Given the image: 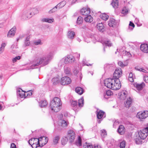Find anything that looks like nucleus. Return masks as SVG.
<instances>
[{
    "mask_svg": "<svg viewBox=\"0 0 148 148\" xmlns=\"http://www.w3.org/2000/svg\"><path fill=\"white\" fill-rule=\"evenodd\" d=\"M42 55L43 56V53H42L37 55V56L39 58L34 62L33 65L31 67V69L36 68V66L40 64H42L43 66L47 64L51 60L53 56V52L51 51L45 56L41 57V56Z\"/></svg>",
    "mask_w": 148,
    "mask_h": 148,
    "instance_id": "obj_1",
    "label": "nucleus"
},
{
    "mask_svg": "<svg viewBox=\"0 0 148 148\" xmlns=\"http://www.w3.org/2000/svg\"><path fill=\"white\" fill-rule=\"evenodd\" d=\"M104 83L107 88L114 90H118L121 87L119 79L108 78L104 80Z\"/></svg>",
    "mask_w": 148,
    "mask_h": 148,
    "instance_id": "obj_2",
    "label": "nucleus"
},
{
    "mask_svg": "<svg viewBox=\"0 0 148 148\" xmlns=\"http://www.w3.org/2000/svg\"><path fill=\"white\" fill-rule=\"evenodd\" d=\"M61 105L62 103L60 99L56 97L51 101L50 107L52 110L55 112H58L60 111Z\"/></svg>",
    "mask_w": 148,
    "mask_h": 148,
    "instance_id": "obj_3",
    "label": "nucleus"
},
{
    "mask_svg": "<svg viewBox=\"0 0 148 148\" xmlns=\"http://www.w3.org/2000/svg\"><path fill=\"white\" fill-rule=\"evenodd\" d=\"M75 61V58L72 55H67L63 58L60 61V63H64L65 64H71Z\"/></svg>",
    "mask_w": 148,
    "mask_h": 148,
    "instance_id": "obj_4",
    "label": "nucleus"
},
{
    "mask_svg": "<svg viewBox=\"0 0 148 148\" xmlns=\"http://www.w3.org/2000/svg\"><path fill=\"white\" fill-rule=\"evenodd\" d=\"M30 9H27L23 10L21 12V18L23 20H26L32 17L31 12H29Z\"/></svg>",
    "mask_w": 148,
    "mask_h": 148,
    "instance_id": "obj_5",
    "label": "nucleus"
},
{
    "mask_svg": "<svg viewBox=\"0 0 148 148\" xmlns=\"http://www.w3.org/2000/svg\"><path fill=\"white\" fill-rule=\"evenodd\" d=\"M28 143L33 148H36L40 146L38 138H37L30 139L28 141Z\"/></svg>",
    "mask_w": 148,
    "mask_h": 148,
    "instance_id": "obj_6",
    "label": "nucleus"
},
{
    "mask_svg": "<svg viewBox=\"0 0 148 148\" xmlns=\"http://www.w3.org/2000/svg\"><path fill=\"white\" fill-rule=\"evenodd\" d=\"M138 136L142 139L144 140L147 137L148 139V128L141 130L138 132Z\"/></svg>",
    "mask_w": 148,
    "mask_h": 148,
    "instance_id": "obj_7",
    "label": "nucleus"
},
{
    "mask_svg": "<svg viewBox=\"0 0 148 148\" xmlns=\"http://www.w3.org/2000/svg\"><path fill=\"white\" fill-rule=\"evenodd\" d=\"M75 137V133L73 130H70L68 131L66 138L70 143H72L74 141Z\"/></svg>",
    "mask_w": 148,
    "mask_h": 148,
    "instance_id": "obj_8",
    "label": "nucleus"
},
{
    "mask_svg": "<svg viewBox=\"0 0 148 148\" xmlns=\"http://www.w3.org/2000/svg\"><path fill=\"white\" fill-rule=\"evenodd\" d=\"M148 116V111H144L143 112H140L137 114V117L141 121L145 119Z\"/></svg>",
    "mask_w": 148,
    "mask_h": 148,
    "instance_id": "obj_9",
    "label": "nucleus"
},
{
    "mask_svg": "<svg viewBox=\"0 0 148 148\" xmlns=\"http://www.w3.org/2000/svg\"><path fill=\"white\" fill-rule=\"evenodd\" d=\"M107 145L108 147L111 148H115L117 146V142L113 139L108 140Z\"/></svg>",
    "mask_w": 148,
    "mask_h": 148,
    "instance_id": "obj_10",
    "label": "nucleus"
},
{
    "mask_svg": "<svg viewBox=\"0 0 148 148\" xmlns=\"http://www.w3.org/2000/svg\"><path fill=\"white\" fill-rule=\"evenodd\" d=\"M122 73V71L121 69H116L113 74L114 79H119Z\"/></svg>",
    "mask_w": 148,
    "mask_h": 148,
    "instance_id": "obj_11",
    "label": "nucleus"
},
{
    "mask_svg": "<svg viewBox=\"0 0 148 148\" xmlns=\"http://www.w3.org/2000/svg\"><path fill=\"white\" fill-rule=\"evenodd\" d=\"M48 139L47 137L45 136L41 137L38 138L40 146L41 147L46 145L48 142Z\"/></svg>",
    "mask_w": 148,
    "mask_h": 148,
    "instance_id": "obj_12",
    "label": "nucleus"
},
{
    "mask_svg": "<svg viewBox=\"0 0 148 148\" xmlns=\"http://www.w3.org/2000/svg\"><path fill=\"white\" fill-rule=\"evenodd\" d=\"M71 82V79L67 77H62L61 79V83L62 85H67L70 84Z\"/></svg>",
    "mask_w": 148,
    "mask_h": 148,
    "instance_id": "obj_13",
    "label": "nucleus"
},
{
    "mask_svg": "<svg viewBox=\"0 0 148 148\" xmlns=\"http://www.w3.org/2000/svg\"><path fill=\"white\" fill-rule=\"evenodd\" d=\"M81 13L83 16H87L90 14V8H84L80 10Z\"/></svg>",
    "mask_w": 148,
    "mask_h": 148,
    "instance_id": "obj_14",
    "label": "nucleus"
},
{
    "mask_svg": "<svg viewBox=\"0 0 148 148\" xmlns=\"http://www.w3.org/2000/svg\"><path fill=\"white\" fill-rule=\"evenodd\" d=\"M16 27L15 26L12 27L8 32L7 36L8 37L11 38L14 36L16 33Z\"/></svg>",
    "mask_w": 148,
    "mask_h": 148,
    "instance_id": "obj_15",
    "label": "nucleus"
},
{
    "mask_svg": "<svg viewBox=\"0 0 148 148\" xmlns=\"http://www.w3.org/2000/svg\"><path fill=\"white\" fill-rule=\"evenodd\" d=\"M117 23L116 21L113 18H110L108 22V24L110 27H114L117 25Z\"/></svg>",
    "mask_w": 148,
    "mask_h": 148,
    "instance_id": "obj_16",
    "label": "nucleus"
},
{
    "mask_svg": "<svg viewBox=\"0 0 148 148\" xmlns=\"http://www.w3.org/2000/svg\"><path fill=\"white\" fill-rule=\"evenodd\" d=\"M140 49L143 52L147 53L148 50V45L145 44H141L140 47Z\"/></svg>",
    "mask_w": 148,
    "mask_h": 148,
    "instance_id": "obj_17",
    "label": "nucleus"
},
{
    "mask_svg": "<svg viewBox=\"0 0 148 148\" xmlns=\"http://www.w3.org/2000/svg\"><path fill=\"white\" fill-rule=\"evenodd\" d=\"M28 9H30L29 12H31V15L32 16L39 13V10L36 8H28Z\"/></svg>",
    "mask_w": 148,
    "mask_h": 148,
    "instance_id": "obj_18",
    "label": "nucleus"
},
{
    "mask_svg": "<svg viewBox=\"0 0 148 148\" xmlns=\"http://www.w3.org/2000/svg\"><path fill=\"white\" fill-rule=\"evenodd\" d=\"M137 89L138 90H142L145 86V84L144 82L141 84L136 83L135 84Z\"/></svg>",
    "mask_w": 148,
    "mask_h": 148,
    "instance_id": "obj_19",
    "label": "nucleus"
},
{
    "mask_svg": "<svg viewBox=\"0 0 148 148\" xmlns=\"http://www.w3.org/2000/svg\"><path fill=\"white\" fill-rule=\"evenodd\" d=\"M132 103V99L130 97L128 98L126 102L125 103V107L129 108L131 106Z\"/></svg>",
    "mask_w": 148,
    "mask_h": 148,
    "instance_id": "obj_20",
    "label": "nucleus"
},
{
    "mask_svg": "<svg viewBox=\"0 0 148 148\" xmlns=\"http://www.w3.org/2000/svg\"><path fill=\"white\" fill-rule=\"evenodd\" d=\"M113 94V92L111 90H108L106 91V92L104 94V97L106 99H107Z\"/></svg>",
    "mask_w": 148,
    "mask_h": 148,
    "instance_id": "obj_21",
    "label": "nucleus"
},
{
    "mask_svg": "<svg viewBox=\"0 0 148 148\" xmlns=\"http://www.w3.org/2000/svg\"><path fill=\"white\" fill-rule=\"evenodd\" d=\"M119 95L120 99L122 100H124L126 98L127 96V92L126 91H123L121 92Z\"/></svg>",
    "mask_w": 148,
    "mask_h": 148,
    "instance_id": "obj_22",
    "label": "nucleus"
},
{
    "mask_svg": "<svg viewBox=\"0 0 148 148\" xmlns=\"http://www.w3.org/2000/svg\"><path fill=\"white\" fill-rule=\"evenodd\" d=\"M118 132L121 135L123 134L125 132V128L124 126L122 125L119 126L118 130Z\"/></svg>",
    "mask_w": 148,
    "mask_h": 148,
    "instance_id": "obj_23",
    "label": "nucleus"
},
{
    "mask_svg": "<svg viewBox=\"0 0 148 148\" xmlns=\"http://www.w3.org/2000/svg\"><path fill=\"white\" fill-rule=\"evenodd\" d=\"M97 112V117L99 119H101L103 117L105 112L102 110H100L99 112Z\"/></svg>",
    "mask_w": 148,
    "mask_h": 148,
    "instance_id": "obj_24",
    "label": "nucleus"
},
{
    "mask_svg": "<svg viewBox=\"0 0 148 148\" xmlns=\"http://www.w3.org/2000/svg\"><path fill=\"white\" fill-rule=\"evenodd\" d=\"M19 97H20L21 98H25L26 97V94L25 93V92L23 91L22 90L19 88Z\"/></svg>",
    "mask_w": 148,
    "mask_h": 148,
    "instance_id": "obj_25",
    "label": "nucleus"
},
{
    "mask_svg": "<svg viewBox=\"0 0 148 148\" xmlns=\"http://www.w3.org/2000/svg\"><path fill=\"white\" fill-rule=\"evenodd\" d=\"M128 62L127 61H125L123 62L121 61H119L118 64L119 66L121 67H124L125 66H127L128 65Z\"/></svg>",
    "mask_w": 148,
    "mask_h": 148,
    "instance_id": "obj_26",
    "label": "nucleus"
},
{
    "mask_svg": "<svg viewBox=\"0 0 148 148\" xmlns=\"http://www.w3.org/2000/svg\"><path fill=\"white\" fill-rule=\"evenodd\" d=\"M75 36V32L72 31H69L68 32L67 37L70 39H73Z\"/></svg>",
    "mask_w": 148,
    "mask_h": 148,
    "instance_id": "obj_27",
    "label": "nucleus"
},
{
    "mask_svg": "<svg viewBox=\"0 0 148 148\" xmlns=\"http://www.w3.org/2000/svg\"><path fill=\"white\" fill-rule=\"evenodd\" d=\"M111 4L114 8H117L119 6L118 0H113L112 1Z\"/></svg>",
    "mask_w": 148,
    "mask_h": 148,
    "instance_id": "obj_28",
    "label": "nucleus"
},
{
    "mask_svg": "<svg viewBox=\"0 0 148 148\" xmlns=\"http://www.w3.org/2000/svg\"><path fill=\"white\" fill-rule=\"evenodd\" d=\"M97 28L100 32H103L104 30V28L103 24L101 23L97 24Z\"/></svg>",
    "mask_w": 148,
    "mask_h": 148,
    "instance_id": "obj_29",
    "label": "nucleus"
},
{
    "mask_svg": "<svg viewBox=\"0 0 148 148\" xmlns=\"http://www.w3.org/2000/svg\"><path fill=\"white\" fill-rule=\"evenodd\" d=\"M84 20L85 21L87 22L91 23L93 20V18L90 14L86 16Z\"/></svg>",
    "mask_w": 148,
    "mask_h": 148,
    "instance_id": "obj_30",
    "label": "nucleus"
},
{
    "mask_svg": "<svg viewBox=\"0 0 148 148\" xmlns=\"http://www.w3.org/2000/svg\"><path fill=\"white\" fill-rule=\"evenodd\" d=\"M41 21L43 22H46L49 23H51L53 22L54 20L53 18H44L41 20Z\"/></svg>",
    "mask_w": 148,
    "mask_h": 148,
    "instance_id": "obj_31",
    "label": "nucleus"
},
{
    "mask_svg": "<svg viewBox=\"0 0 148 148\" xmlns=\"http://www.w3.org/2000/svg\"><path fill=\"white\" fill-rule=\"evenodd\" d=\"M66 4V2L64 1H62L58 4L56 6L58 7V9L62 8Z\"/></svg>",
    "mask_w": 148,
    "mask_h": 148,
    "instance_id": "obj_32",
    "label": "nucleus"
},
{
    "mask_svg": "<svg viewBox=\"0 0 148 148\" xmlns=\"http://www.w3.org/2000/svg\"><path fill=\"white\" fill-rule=\"evenodd\" d=\"M76 92L79 95H81L83 94L84 90L80 87H77L75 89Z\"/></svg>",
    "mask_w": 148,
    "mask_h": 148,
    "instance_id": "obj_33",
    "label": "nucleus"
},
{
    "mask_svg": "<svg viewBox=\"0 0 148 148\" xmlns=\"http://www.w3.org/2000/svg\"><path fill=\"white\" fill-rule=\"evenodd\" d=\"M48 103L46 100H42L39 102V105L41 107H44L47 105Z\"/></svg>",
    "mask_w": 148,
    "mask_h": 148,
    "instance_id": "obj_34",
    "label": "nucleus"
},
{
    "mask_svg": "<svg viewBox=\"0 0 148 148\" xmlns=\"http://www.w3.org/2000/svg\"><path fill=\"white\" fill-rule=\"evenodd\" d=\"M71 104L72 109L74 110H76V108L77 106V101H72L71 102Z\"/></svg>",
    "mask_w": 148,
    "mask_h": 148,
    "instance_id": "obj_35",
    "label": "nucleus"
},
{
    "mask_svg": "<svg viewBox=\"0 0 148 148\" xmlns=\"http://www.w3.org/2000/svg\"><path fill=\"white\" fill-rule=\"evenodd\" d=\"M137 138H135L136 143L137 144H141L142 143V138L139 137L138 135V137L136 136Z\"/></svg>",
    "mask_w": 148,
    "mask_h": 148,
    "instance_id": "obj_36",
    "label": "nucleus"
},
{
    "mask_svg": "<svg viewBox=\"0 0 148 148\" xmlns=\"http://www.w3.org/2000/svg\"><path fill=\"white\" fill-rule=\"evenodd\" d=\"M60 139L59 136H56L54 137L53 139V143L54 145L57 144Z\"/></svg>",
    "mask_w": 148,
    "mask_h": 148,
    "instance_id": "obj_37",
    "label": "nucleus"
},
{
    "mask_svg": "<svg viewBox=\"0 0 148 148\" xmlns=\"http://www.w3.org/2000/svg\"><path fill=\"white\" fill-rule=\"evenodd\" d=\"M75 144L79 146L82 145V140L81 137L80 136H79L78 137V140L75 143Z\"/></svg>",
    "mask_w": 148,
    "mask_h": 148,
    "instance_id": "obj_38",
    "label": "nucleus"
},
{
    "mask_svg": "<svg viewBox=\"0 0 148 148\" xmlns=\"http://www.w3.org/2000/svg\"><path fill=\"white\" fill-rule=\"evenodd\" d=\"M100 17L103 20L105 21H106L109 18V16L106 14L105 13H104L101 14L100 15Z\"/></svg>",
    "mask_w": 148,
    "mask_h": 148,
    "instance_id": "obj_39",
    "label": "nucleus"
},
{
    "mask_svg": "<svg viewBox=\"0 0 148 148\" xmlns=\"http://www.w3.org/2000/svg\"><path fill=\"white\" fill-rule=\"evenodd\" d=\"M64 72L67 75H69L71 74V71L70 68L66 67L64 68Z\"/></svg>",
    "mask_w": 148,
    "mask_h": 148,
    "instance_id": "obj_40",
    "label": "nucleus"
},
{
    "mask_svg": "<svg viewBox=\"0 0 148 148\" xmlns=\"http://www.w3.org/2000/svg\"><path fill=\"white\" fill-rule=\"evenodd\" d=\"M30 38V36H28L26 37L25 42V46H28L30 44L29 41Z\"/></svg>",
    "mask_w": 148,
    "mask_h": 148,
    "instance_id": "obj_41",
    "label": "nucleus"
},
{
    "mask_svg": "<svg viewBox=\"0 0 148 148\" xmlns=\"http://www.w3.org/2000/svg\"><path fill=\"white\" fill-rule=\"evenodd\" d=\"M7 43H3L1 45V46L0 48V54L2 53L4 51L5 47Z\"/></svg>",
    "mask_w": 148,
    "mask_h": 148,
    "instance_id": "obj_42",
    "label": "nucleus"
},
{
    "mask_svg": "<svg viewBox=\"0 0 148 148\" xmlns=\"http://www.w3.org/2000/svg\"><path fill=\"white\" fill-rule=\"evenodd\" d=\"M83 148H93L92 145L90 143H86L83 146Z\"/></svg>",
    "mask_w": 148,
    "mask_h": 148,
    "instance_id": "obj_43",
    "label": "nucleus"
},
{
    "mask_svg": "<svg viewBox=\"0 0 148 148\" xmlns=\"http://www.w3.org/2000/svg\"><path fill=\"white\" fill-rule=\"evenodd\" d=\"M83 18L81 16H79L77 18V23L78 25H80L82 23L83 21Z\"/></svg>",
    "mask_w": 148,
    "mask_h": 148,
    "instance_id": "obj_44",
    "label": "nucleus"
},
{
    "mask_svg": "<svg viewBox=\"0 0 148 148\" xmlns=\"http://www.w3.org/2000/svg\"><path fill=\"white\" fill-rule=\"evenodd\" d=\"M61 123L62 126L64 127L67 126L68 124H69V123L67 121L64 119L61 120Z\"/></svg>",
    "mask_w": 148,
    "mask_h": 148,
    "instance_id": "obj_45",
    "label": "nucleus"
},
{
    "mask_svg": "<svg viewBox=\"0 0 148 148\" xmlns=\"http://www.w3.org/2000/svg\"><path fill=\"white\" fill-rule=\"evenodd\" d=\"M84 104V99L83 97L81 98L78 100V105L79 107H82Z\"/></svg>",
    "mask_w": 148,
    "mask_h": 148,
    "instance_id": "obj_46",
    "label": "nucleus"
},
{
    "mask_svg": "<svg viewBox=\"0 0 148 148\" xmlns=\"http://www.w3.org/2000/svg\"><path fill=\"white\" fill-rule=\"evenodd\" d=\"M34 43L35 45H42V44L40 39H39L37 40H35L34 42Z\"/></svg>",
    "mask_w": 148,
    "mask_h": 148,
    "instance_id": "obj_47",
    "label": "nucleus"
},
{
    "mask_svg": "<svg viewBox=\"0 0 148 148\" xmlns=\"http://www.w3.org/2000/svg\"><path fill=\"white\" fill-rule=\"evenodd\" d=\"M57 9H58V7L56 5L52 9L50 10L49 11V14H51L53 12H55L57 11Z\"/></svg>",
    "mask_w": 148,
    "mask_h": 148,
    "instance_id": "obj_48",
    "label": "nucleus"
},
{
    "mask_svg": "<svg viewBox=\"0 0 148 148\" xmlns=\"http://www.w3.org/2000/svg\"><path fill=\"white\" fill-rule=\"evenodd\" d=\"M68 139L66 137L64 138H62L61 140V143L62 145H65L67 143Z\"/></svg>",
    "mask_w": 148,
    "mask_h": 148,
    "instance_id": "obj_49",
    "label": "nucleus"
},
{
    "mask_svg": "<svg viewBox=\"0 0 148 148\" xmlns=\"http://www.w3.org/2000/svg\"><path fill=\"white\" fill-rule=\"evenodd\" d=\"M128 80L130 82H133L134 81L133 75L132 73H129L128 77Z\"/></svg>",
    "mask_w": 148,
    "mask_h": 148,
    "instance_id": "obj_50",
    "label": "nucleus"
},
{
    "mask_svg": "<svg viewBox=\"0 0 148 148\" xmlns=\"http://www.w3.org/2000/svg\"><path fill=\"white\" fill-rule=\"evenodd\" d=\"M126 142L125 141H123L120 143V148H125V146Z\"/></svg>",
    "mask_w": 148,
    "mask_h": 148,
    "instance_id": "obj_51",
    "label": "nucleus"
},
{
    "mask_svg": "<svg viewBox=\"0 0 148 148\" xmlns=\"http://www.w3.org/2000/svg\"><path fill=\"white\" fill-rule=\"evenodd\" d=\"M101 135L102 137H105V136L107 135L106 132L104 130H101Z\"/></svg>",
    "mask_w": 148,
    "mask_h": 148,
    "instance_id": "obj_52",
    "label": "nucleus"
},
{
    "mask_svg": "<svg viewBox=\"0 0 148 148\" xmlns=\"http://www.w3.org/2000/svg\"><path fill=\"white\" fill-rule=\"evenodd\" d=\"M103 44L105 45L106 46L110 47L112 45V44L108 41H106L103 42Z\"/></svg>",
    "mask_w": 148,
    "mask_h": 148,
    "instance_id": "obj_53",
    "label": "nucleus"
},
{
    "mask_svg": "<svg viewBox=\"0 0 148 148\" xmlns=\"http://www.w3.org/2000/svg\"><path fill=\"white\" fill-rule=\"evenodd\" d=\"M83 64L84 65H86L87 66H91L92 64H89L88 62H87L85 60H83Z\"/></svg>",
    "mask_w": 148,
    "mask_h": 148,
    "instance_id": "obj_54",
    "label": "nucleus"
},
{
    "mask_svg": "<svg viewBox=\"0 0 148 148\" xmlns=\"http://www.w3.org/2000/svg\"><path fill=\"white\" fill-rule=\"evenodd\" d=\"M17 60H18V56H16L12 59L13 62H16Z\"/></svg>",
    "mask_w": 148,
    "mask_h": 148,
    "instance_id": "obj_55",
    "label": "nucleus"
},
{
    "mask_svg": "<svg viewBox=\"0 0 148 148\" xmlns=\"http://www.w3.org/2000/svg\"><path fill=\"white\" fill-rule=\"evenodd\" d=\"M123 54H125L126 55H127L129 57L131 55L130 53L129 52H127L126 51H123Z\"/></svg>",
    "mask_w": 148,
    "mask_h": 148,
    "instance_id": "obj_56",
    "label": "nucleus"
},
{
    "mask_svg": "<svg viewBox=\"0 0 148 148\" xmlns=\"http://www.w3.org/2000/svg\"><path fill=\"white\" fill-rule=\"evenodd\" d=\"M144 80L146 82L148 83V76H145L144 77Z\"/></svg>",
    "mask_w": 148,
    "mask_h": 148,
    "instance_id": "obj_57",
    "label": "nucleus"
},
{
    "mask_svg": "<svg viewBox=\"0 0 148 148\" xmlns=\"http://www.w3.org/2000/svg\"><path fill=\"white\" fill-rule=\"evenodd\" d=\"M128 11L127 10L123 9L122 10V13L124 14H126L128 12Z\"/></svg>",
    "mask_w": 148,
    "mask_h": 148,
    "instance_id": "obj_58",
    "label": "nucleus"
},
{
    "mask_svg": "<svg viewBox=\"0 0 148 148\" xmlns=\"http://www.w3.org/2000/svg\"><path fill=\"white\" fill-rule=\"evenodd\" d=\"M135 69H136V70H138V71H142L143 72L145 73V72L146 71L145 70H144L143 69H142V68H140V69H137L136 68Z\"/></svg>",
    "mask_w": 148,
    "mask_h": 148,
    "instance_id": "obj_59",
    "label": "nucleus"
},
{
    "mask_svg": "<svg viewBox=\"0 0 148 148\" xmlns=\"http://www.w3.org/2000/svg\"><path fill=\"white\" fill-rule=\"evenodd\" d=\"M129 25L130 26H132L133 27V28H134L135 27V25L134 23L131 21L130 22Z\"/></svg>",
    "mask_w": 148,
    "mask_h": 148,
    "instance_id": "obj_60",
    "label": "nucleus"
},
{
    "mask_svg": "<svg viewBox=\"0 0 148 148\" xmlns=\"http://www.w3.org/2000/svg\"><path fill=\"white\" fill-rule=\"evenodd\" d=\"M11 148H16V145H15L14 143H12L11 144Z\"/></svg>",
    "mask_w": 148,
    "mask_h": 148,
    "instance_id": "obj_61",
    "label": "nucleus"
},
{
    "mask_svg": "<svg viewBox=\"0 0 148 148\" xmlns=\"http://www.w3.org/2000/svg\"><path fill=\"white\" fill-rule=\"evenodd\" d=\"M88 28V26L86 25H83L82 27V28L85 29H87Z\"/></svg>",
    "mask_w": 148,
    "mask_h": 148,
    "instance_id": "obj_62",
    "label": "nucleus"
},
{
    "mask_svg": "<svg viewBox=\"0 0 148 148\" xmlns=\"http://www.w3.org/2000/svg\"><path fill=\"white\" fill-rule=\"evenodd\" d=\"M94 148H101L100 146L98 145H95L94 146Z\"/></svg>",
    "mask_w": 148,
    "mask_h": 148,
    "instance_id": "obj_63",
    "label": "nucleus"
},
{
    "mask_svg": "<svg viewBox=\"0 0 148 148\" xmlns=\"http://www.w3.org/2000/svg\"><path fill=\"white\" fill-rule=\"evenodd\" d=\"M77 0H72V2H71V4L72 5H73V4L75 3V2H77Z\"/></svg>",
    "mask_w": 148,
    "mask_h": 148,
    "instance_id": "obj_64",
    "label": "nucleus"
}]
</instances>
